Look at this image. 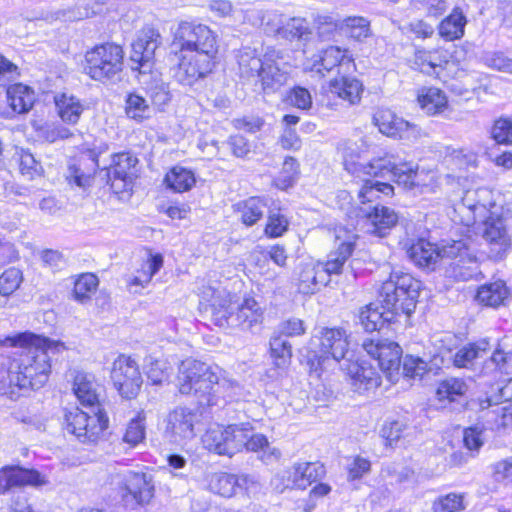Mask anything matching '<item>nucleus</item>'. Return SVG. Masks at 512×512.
Wrapping results in <instances>:
<instances>
[{
	"label": "nucleus",
	"instance_id": "f257e3e1",
	"mask_svg": "<svg viewBox=\"0 0 512 512\" xmlns=\"http://www.w3.org/2000/svg\"><path fill=\"white\" fill-rule=\"evenodd\" d=\"M354 148L350 145L343 147V163L345 170L362 181L358 191V199L362 204L373 202L380 195L391 196L394 188L391 184L377 180L389 176L391 180L407 190L423 191L425 184L418 171V165L411 162H392L387 158L374 159L367 163L355 160Z\"/></svg>",
	"mask_w": 512,
	"mask_h": 512
},
{
	"label": "nucleus",
	"instance_id": "f03ea898",
	"mask_svg": "<svg viewBox=\"0 0 512 512\" xmlns=\"http://www.w3.org/2000/svg\"><path fill=\"white\" fill-rule=\"evenodd\" d=\"M178 64L174 77L191 86L205 78L215 67L218 54V35L207 25L181 21L173 35Z\"/></svg>",
	"mask_w": 512,
	"mask_h": 512
},
{
	"label": "nucleus",
	"instance_id": "7ed1b4c3",
	"mask_svg": "<svg viewBox=\"0 0 512 512\" xmlns=\"http://www.w3.org/2000/svg\"><path fill=\"white\" fill-rule=\"evenodd\" d=\"M5 343L22 351L10 362L2 379L3 388L14 393V388L27 391L43 387L51 369L49 352L63 345L30 332L7 337Z\"/></svg>",
	"mask_w": 512,
	"mask_h": 512
},
{
	"label": "nucleus",
	"instance_id": "20e7f679",
	"mask_svg": "<svg viewBox=\"0 0 512 512\" xmlns=\"http://www.w3.org/2000/svg\"><path fill=\"white\" fill-rule=\"evenodd\" d=\"M420 281L408 273L394 272L383 282L379 297L382 311L378 305L369 304L361 309L359 321L368 332L379 330L386 322H392L399 314L410 316L417 305Z\"/></svg>",
	"mask_w": 512,
	"mask_h": 512
},
{
	"label": "nucleus",
	"instance_id": "39448f33",
	"mask_svg": "<svg viewBox=\"0 0 512 512\" xmlns=\"http://www.w3.org/2000/svg\"><path fill=\"white\" fill-rule=\"evenodd\" d=\"M337 247L332 250L325 263L306 260L299 263L295 270L294 284L299 293L312 295L329 282L332 274H339L345 262L354 251L357 235L353 230L339 226L334 230Z\"/></svg>",
	"mask_w": 512,
	"mask_h": 512
},
{
	"label": "nucleus",
	"instance_id": "423d86ee",
	"mask_svg": "<svg viewBox=\"0 0 512 512\" xmlns=\"http://www.w3.org/2000/svg\"><path fill=\"white\" fill-rule=\"evenodd\" d=\"M203 299L209 303L211 321L221 328H239L254 331L263 321V309L253 298H245L241 304H233L225 290L212 287L203 291Z\"/></svg>",
	"mask_w": 512,
	"mask_h": 512
},
{
	"label": "nucleus",
	"instance_id": "0eeeda50",
	"mask_svg": "<svg viewBox=\"0 0 512 512\" xmlns=\"http://www.w3.org/2000/svg\"><path fill=\"white\" fill-rule=\"evenodd\" d=\"M216 370L195 359L183 360L177 376L179 392L183 395L194 394L199 398V403L208 405L219 403L220 398H231L230 394H225L226 390L238 386L225 379L219 381Z\"/></svg>",
	"mask_w": 512,
	"mask_h": 512
},
{
	"label": "nucleus",
	"instance_id": "6e6552de",
	"mask_svg": "<svg viewBox=\"0 0 512 512\" xmlns=\"http://www.w3.org/2000/svg\"><path fill=\"white\" fill-rule=\"evenodd\" d=\"M312 345L316 348L308 355L311 371L320 373L346 358L349 341L342 328L322 327L314 334Z\"/></svg>",
	"mask_w": 512,
	"mask_h": 512
},
{
	"label": "nucleus",
	"instance_id": "1a4fd4ad",
	"mask_svg": "<svg viewBox=\"0 0 512 512\" xmlns=\"http://www.w3.org/2000/svg\"><path fill=\"white\" fill-rule=\"evenodd\" d=\"M124 52L121 46L105 43L94 47L85 55V72L93 80L106 81L122 71Z\"/></svg>",
	"mask_w": 512,
	"mask_h": 512
},
{
	"label": "nucleus",
	"instance_id": "9d476101",
	"mask_svg": "<svg viewBox=\"0 0 512 512\" xmlns=\"http://www.w3.org/2000/svg\"><path fill=\"white\" fill-rule=\"evenodd\" d=\"M65 428L82 443H94L108 427V418L101 410L82 411L73 408L65 414Z\"/></svg>",
	"mask_w": 512,
	"mask_h": 512
},
{
	"label": "nucleus",
	"instance_id": "9b49d317",
	"mask_svg": "<svg viewBox=\"0 0 512 512\" xmlns=\"http://www.w3.org/2000/svg\"><path fill=\"white\" fill-rule=\"evenodd\" d=\"M121 485V495L126 504L145 505L154 496V484L150 475L124 470L115 475Z\"/></svg>",
	"mask_w": 512,
	"mask_h": 512
},
{
	"label": "nucleus",
	"instance_id": "f8f14e48",
	"mask_svg": "<svg viewBox=\"0 0 512 512\" xmlns=\"http://www.w3.org/2000/svg\"><path fill=\"white\" fill-rule=\"evenodd\" d=\"M244 441L243 425H216L210 427L202 437L204 447L218 455L232 456L241 451Z\"/></svg>",
	"mask_w": 512,
	"mask_h": 512
},
{
	"label": "nucleus",
	"instance_id": "ddd939ff",
	"mask_svg": "<svg viewBox=\"0 0 512 512\" xmlns=\"http://www.w3.org/2000/svg\"><path fill=\"white\" fill-rule=\"evenodd\" d=\"M111 380L119 394L126 399L134 398L143 383L137 362L126 355H120L114 360Z\"/></svg>",
	"mask_w": 512,
	"mask_h": 512
},
{
	"label": "nucleus",
	"instance_id": "4468645a",
	"mask_svg": "<svg viewBox=\"0 0 512 512\" xmlns=\"http://www.w3.org/2000/svg\"><path fill=\"white\" fill-rule=\"evenodd\" d=\"M463 249V240L452 241L438 247L425 239H418L407 250L409 258L419 267L434 269L438 262Z\"/></svg>",
	"mask_w": 512,
	"mask_h": 512
},
{
	"label": "nucleus",
	"instance_id": "2eb2a0df",
	"mask_svg": "<svg viewBox=\"0 0 512 512\" xmlns=\"http://www.w3.org/2000/svg\"><path fill=\"white\" fill-rule=\"evenodd\" d=\"M199 414L187 407H176L165 419L164 436L174 444H183L196 436Z\"/></svg>",
	"mask_w": 512,
	"mask_h": 512
},
{
	"label": "nucleus",
	"instance_id": "dca6fc26",
	"mask_svg": "<svg viewBox=\"0 0 512 512\" xmlns=\"http://www.w3.org/2000/svg\"><path fill=\"white\" fill-rule=\"evenodd\" d=\"M162 43L160 32L153 27H144L132 43L130 60L132 69L140 73H146L151 69V61L155 56L157 48Z\"/></svg>",
	"mask_w": 512,
	"mask_h": 512
},
{
	"label": "nucleus",
	"instance_id": "f3484780",
	"mask_svg": "<svg viewBox=\"0 0 512 512\" xmlns=\"http://www.w3.org/2000/svg\"><path fill=\"white\" fill-rule=\"evenodd\" d=\"M373 123L379 131L392 138L414 141L421 137V128L398 117L389 109H379L373 116Z\"/></svg>",
	"mask_w": 512,
	"mask_h": 512
},
{
	"label": "nucleus",
	"instance_id": "a211bd4d",
	"mask_svg": "<svg viewBox=\"0 0 512 512\" xmlns=\"http://www.w3.org/2000/svg\"><path fill=\"white\" fill-rule=\"evenodd\" d=\"M362 346L373 359L378 361V366L386 373L389 380H393L394 373H397L400 368L402 354L400 346L395 342L380 339H366Z\"/></svg>",
	"mask_w": 512,
	"mask_h": 512
},
{
	"label": "nucleus",
	"instance_id": "6ab92c4d",
	"mask_svg": "<svg viewBox=\"0 0 512 512\" xmlns=\"http://www.w3.org/2000/svg\"><path fill=\"white\" fill-rule=\"evenodd\" d=\"M47 481L37 470L25 469L20 466H4L0 468V495L15 487L45 485Z\"/></svg>",
	"mask_w": 512,
	"mask_h": 512
},
{
	"label": "nucleus",
	"instance_id": "aec40b11",
	"mask_svg": "<svg viewBox=\"0 0 512 512\" xmlns=\"http://www.w3.org/2000/svg\"><path fill=\"white\" fill-rule=\"evenodd\" d=\"M343 370L348 376L352 389L357 393L369 392L381 384V377L376 368L365 361H348Z\"/></svg>",
	"mask_w": 512,
	"mask_h": 512
},
{
	"label": "nucleus",
	"instance_id": "412c9836",
	"mask_svg": "<svg viewBox=\"0 0 512 512\" xmlns=\"http://www.w3.org/2000/svg\"><path fill=\"white\" fill-rule=\"evenodd\" d=\"M325 474V468L318 462L294 464L283 474L284 488L306 489Z\"/></svg>",
	"mask_w": 512,
	"mask_h": 512
},
{
	"label": "nucleus",
	"instance_id": "4be33fe9",
	"mask_svg": "<svg viewBox=\"0 0 512 512\" xmlns=\"http://www.w3.org/2000/svg\"><path fill=\"white\" fill-rule=\"evenodd\" d=\"M443 263H447L445 274L456 281H468L479 272L475 257H473L466 243L463 241V249L458 253L447 256Z\"/></svg>",
	"mask_w": 512,
	"mask_h": 512
},
{
	"label": "nucleus",
	"instance_id": "5701e85b",
	"mask_svg": "<svg viewBox=\"0 0 512 512\" xmlns=\"http://www.w3.org/2000/svg\"><path fill=\"white\" fill-rule=\"evenodd\" d=\"M362 217L366 219L367 232L378 237H384L398 222L397 213L386 206L376 205L372 209H360Z\"/></svg>",
	"mask_w": 512,
	"mask_h": 512
},
{
	"label": "nucleus",
	"instance_id": "b1692460",
	"mask_svg": "<svg viewBox=\"0 0 512 512\" xmlns=\"http://www.w3.org/2000/svg\"><path fill=\"white\" fill-rule=\"evenodd\" d=\"M483 238L490 245L495 256L506 251L510 246V236L502 218L489 217L484 222Z\"/></svg>",
	"mask_w": 512,
	"mask_h": 512
},
{
	"label": "nucleus",
	"instance_id": "393cba45",
	"mask_svg": "<svg viewBox=\"0 0 512 512\" xmlns=\"http://www.w3.org/2000/svg\"><path fill=\"white\" fill-rule=\"evenodd\" d=\"M137 163V157L130 152L114 154L112 163L108 169V177L109 179H113L111 186L115 187V181L122 182L123 188H125L128 183H131L132 178L135 176Z\"/></svg>",
	"mask_w": 512,
	"mask_h": 512
},
{
	"label": "nucleus",
	"instance_id": "a878e982",
	"mask_svg": "<svg viewBox=\"0 0 512 512\" xmlns=\"http://www.w3.org/2000/svg\"><path fill=\"white\" fill-rule=\"evenodd\" d=\"M289 78V72L285 64L280 66L277 62L270 59L265 60V64L257 76L261 83L264 93L270 94L278 91L284 86Z\"/></svg>",
	"mask_w": 512,
	"mask_h": 512
},
{
	"label": "nucleus",
	"instance_id": "bb28decb",
	"mask_svg": "<svg viewBox=\"0 0 512 512\" xmlns=\"http://www.w3.org/2000/svg\"><path fill=\"white\" fill-rule=\"evenodd\" d=\"M510 298V291L506 283L502 280H497L479 287L476 295V300L489 307H498L506 305Z\"/></svg>",
	"mask_w": 512,
	"mask_h": 512
},
{
	"label": "nucleus",
	"instance_id": "cd10ccee",
	"mask_svg": "<svg viewBox=\"0 0 512 512\" xmlns=\"http://www.w3.org/2000/svg\"><path fill=\"white\" fill-rule=\"evenodd\" d=\"M243 437L244 441L241 445V450L245 447L250 451H260L262 453L261 459L265 463H272L280 458V450L271 447L266 436L263 434H251L250 430L243 426Z\"/></svg>",
	"mask_w": 512,
	"mask_h": 512
},
{
	"label": "nucleus",
	"instance_id": "c85d7f7f",
	"mask_svg": "<svg viewBox=\"0 0 512 512\" xmlns=\"http://www.w3.org/2000/svg\"><path fill=\"white\" fill-rule=\"evenodd\" d=\"M7 101L14 113L25 114L34 105V91L21 83L11 85L7 89Z\"/></svg>",
	"mask_w": 512,
	"mask_h": 512
},
{
	"label": "nucleus",
	"instance_id": "c756f323",
	"mask_svg": "<svg viewBox=\"0 0 512 512\" xmlns=\"http://www.w3.org/2000/svg\"><path fill=\"white\" fill-rule=\"evenodd\" d=\"M417 101L429 115L442 113L448 104L445 93L437 87H422L418 90Z\"/></svg>",
	"mask_w": 512,
	"mask_h": 512
},
{
	"label": "nucleus",
	"instance_id": "7c9ffc66",
	"mask_svg": "<svg viewBox=\"0 0 512 512\" xmlns=\"http://www.w3.org/2000/svg\"><path fill=\"white\" fill-rule=\"evenodd\" d=\"M329 87L331 93L351 105H355L361 100L363 84L356 78L342 77L340 79H334L330 82Z\"/></svg>",
	"mask_w": 512,
	"mask_h": 512
},
{
	"label": "nucleus",
	"instance_id": "2f4dec72",
	"mask_svg": "<svg viewBox=\"0 0 512 512\" xmlns=\"http://www.w3.org/2000/svg\"><path fill=\"white\" fill-rule=\"evenodd\" d=\"M466 24L467 19L462 11L454 8L451 14L440 22L439 35L445 41L458 40L464 36Z\"/></svg>",
	"mask_w": 512,
	"mask_h": 512
},
{
	"label": "nucleus",
	"instance_id": "473e14b6",
	"mask_svg": "<svg viewBox=\"0 0 512 512\" xmlns=\"http://www.w3.org/2000/svg\"><path fill=\"white\" fill-rule=\"evenodd\" d=\"M277 33L282 38L289 41L306 42L310 39L312 30L305 18L293 17L288 19L281 27L277 28Z\"/></svg>",
	"mask_w": 512,
	"mask_h": 512
},
{
	"label": "nucleus",
	"instance_id": "72a5a7b5",
	"mask_svg": "<svg viewBox=\"0 0 512 512\" xmlns=\"http://www.w3.org/2000/svg\"><path fill=\"white\" fill-rule=\"evenodd\" d=\"M73 390L82 405L90 410L100 409L96 385L85 375L79 374L75 377Z\"/></svg>",
	"mask_w": 512,
	"mask_h": 512
},
{
	"label": "nucleus",
	"instance_id": "f704fd0d",
	"mask_svg": "<svg viewBox=\"0 0 512 512\" xmlns=\"http://www.w3.org/2000/svg\"><path fill=\"white\" fill-rule=\"evenodd\" d=\"M55 105L60 118L69 124H76L83 112L80 100L66 93L55 96Z\"/></svg>",
	"mask_w": 512,
	"mask_h": 512
},
{
	"label": "nucleus",
	"instance_id": "c9c22d12",
	"mask_svg": "<svg viewBox=\"0 0 512 512\" xmlns=\"http://www.w3.org/2000/svg\"><path fill=\"white\" fill-rule=\"evenodd\" d=\"M320 66L324 71L329 72L337 66H354L353 58L347 49L338 46H329L319 56Z\"/></svg>",
	"mask_w": 512,
	"mask_h": 512
},
{
	"label": "nucleus",
	"instance_id": "e433bc0d",
	"mask_svg": "<svg viewBox=\"0 0 512 512\" xmlns=\"http://www.w3.org/2000/svg\"><path fill=\"white\" fill-rule=\"evenodd\" d=\"M239 73L241 77L246 79L257 78L261 72L265 60L262 61L256 54L255 50L244 48L237 55Z\"/></svg>",
	"mask_w": 512,
	"mask_h": 512
},
{
	"label": "nucleus",
	"instance_id": "4c0bfd02",
	"mask_svg": "<svg viewBox=\"0 0 512 512\" xmlns=\"http://www.w3.org/2000/svg\"><path fill=\"white\" fill-rule=\"evenodd\" d=\"M489 348L490 345L487 340L469 343L455 353L453 363L459 368L468 367L475 359L483 357Z\"/></svg>",
	"mask_w": 512,
	"mask_h": 512
},
{
	"label": "nucleus",
	"instance_id": "58836bf2",
	"mask_svg": "<svg viewBox=\"0 0 512 512\" xmlns=\"http://www.w3.org/2000/svg\"><path fill=\"white\" fill-rule=\"evenodd\" d=\"M165 182L172 190L185 192L195 185L196 179L191 170L181 166H175L166 174Z\"/></svg>",
	"mask_w": 512,
	"mask_h": 512
},
{
	"label": "nucleus",
	"instance_id": "ea45409f",
	"mask_svg": "<svg viewBox=\"0 0 512 512\" xmlns=\"http://www.w3.org/2000/svg\"><path fill=\"white\" fill-rule=\"evenodd\" d=\"M237 208L241 214L242 223L252 226L263 217L266 203L258 197H251L238 203Z\"/></svg>",
	"mask_w": 512,
	"mask_h": 512
},
{
	"label": "nucleus",
	"instance_id": "a19ab883",
	"mask_svg": "<svg viewBox=\"0 0 512 512\" xmlns=\"http://www.w3.org/2000/svg\"><path fill=\"white\" fill-rule=\"evenodd\" d=\"M270 354L274 365L284 370L290 364L292 346L282 335L274 336L270 339Z\"/></svg>",
	"mask_w": 512,
	"mask_h": 512
},
{
	"label": "nucleus",
	"instance_id": "79ce46f5",
	"mask_svg": "<svg viewBox=\"0 0 512 512\" xmlns=\"http://www.w3.org/2000/svg\"><path fill=\"white\" fill-rule=\"evenodd\" d=\"M125 112L127 116L137 122L148 119L152 114V108L142 96L131 93L126 99Z\"/></svg>",
	"mask_w": 512,
	"mask_h": 512
},
{
	"label": "nucleus",
	"instance_id": "37998d69",
	"mask_svg": "<svg viewBox=\"0 0 512 512\" xmlns=\"http://www.w3.org/2000/svg\"><path fill=\"white\" fill-rule=\"evenodd\" d=\"M98 278L92 273H85L79 276L74 283L73 295L75 300L84 303L90 300L98 287Z\"/></svg>",
	"mask_w": 512,
	"mask_h": 512
},
{
	"label": "nucleus",
	"instance_id": "c03bdc74",
	"mask_svg": "<svg viewBox=\"0 0 512 512\" xmlns=\"http://www.w3.org/2000/svg\"><path fill=\"white\" fill-rule=\"evenodd\" d=\"M163 266V257L160 254L151 256L142 264L141 271L134 276L130 282V286L145 287Z\"/></svg>",
	"mask_w": 512,
	"mask_h": 512
},
{
	"label": "nucleus",
	"instance_id": "a18cd8bd",
	"mask_svg": "<svg viewBox=\"0 0 512 512\" xmlns=\"http://www.w3.org/2000/svg\"><path fill=\"white\" fill-rule=\"evenodd\" d=\"M146 375L152 384L158 385L167 381L172 368L166 360L148 358L145 366Z\"/></svg>",
	"mask_w": 512,
	"mask_h": 512
},
{
	"label": "nucleus",
	"instance_id": "49530a36",
	"mask_svg": "<svg viewBox=\"0 0 512 512\" xmlns=\"http://www.w3.org/2000/svg\"><path fill=\"white\" fill-rule=\"evenodd\" d=\"M467 385L462 379L449 378L442 381L436 391L439 400L454 401L456 397L464 395Z\"/></svg>",
	"mask_w": 512,
	"mask_h": 512
},
{
	"label": "nucleus",
	"instance_id": "de8ad7c7",
	"mask_svg": "<svg viewBox=\"0 0 512 512\" xmlns=\"http://www.w3.org/2000/svg\"><path fill=\"white\" fill-rule=\"evenodd\" d=\"M237 485V478L227 473L215 474L210 481L211 490L223 497H232L236 493Z\"/></svg>",
	"mask_w": 512,
	"mask_h": 512
},
{
	"label": "nucleus",
	"instance_id": "09e8293b",
	"mask_svg": "<svg viewBox=\"0 0 512 512\" xmlns=\"http://www.w3.org/2000/svg\"><path fill=\"white\" fill-rule=\"evenodd\" d=\"M464 509V495L459 493L441 495L432 503L433 512H458Z\"/></svg>",
	"mask_w": 512,
	"mask_h": 512
},
{
	"label": "nucleus",
	"instance_id": "8fccbe9b",
	"mask_svg": "<svg viewBox=\"0 0 512 512\" xmlns=\"http://www.w3.org/2000/svg\"><path fill=\"white\" fill-rule=\"evenodd\" d=\"M345 34L357 41H361L370 35V23L363 17H348L341 27Z\"/></svg>",
	"mask_w": 512,
	"mask_h": 512
},
{
	"label": "nucleus",
	"instance_id": "3c124183",
	"mask_svg": "<svg viewBox=\"0 0 512 512\" xmlns=\"http://www.w3.org/2000/svg\"><path fill=\"white\" fill-rule=\"evenodd\" d=\"M487 421L491 424V429L498 432H505L512 428V407H497L487 413Z\"/></svg>",
	"mask_w": 512,
	"mask_h": 512
},
{
	"label": "nucleus",
	"instance_id": "603ef678",
	"mask_svg": "<svg viewBox=\"0 0 512 512\" xmlns=\"http://www.w3.org/2000/svg\"><path fill=\"white\" fill-rule=\"evenodd\" d=\"M23 280L22 272L14 267L6 269L0 275V294L9 296L13 294L20 286Z\"/></svg>",
	"mask_w": 512,
	"mask_h": 512
},
{
	"label": "nucleus",
	"instance_id": "864d4df0",
	"mask_svg": "<svg viewBox=\"0 0 512 512\" xmlns=\"http://www.w3.org/2000/svg\"><path fill=\"white\" fill-rule=\"evenodd\" d=\"M427 372V363L419 358L407 355L403 360V375L411 379H421Z\"/></svg>",
	"mask_w": 512,
	"mask_h": 512
},
{
	"label": "nucleus",
	"instance_id": "5fc2aeb1",
	"mask_svg": "<svg viewBox=\"0 0 512 512\" xmlns=\"http://www.w3.org/2000/svg\"><path fill=\"white\" fill-rule=\"evenodd\" d=\"M485 428L475 425L464 430V445L470 451L478 452L485 441Z\"/></svg>",
	"mask_w": 512,
	"mask_h": 512
},
{
	"label": "nucleus",
	"instance_id": "6e6d98bb",
	"mask_svg": "<svg viewBox=\"0 0 512 512\" xmlns=\"http://www.w3.org/2000/svg\"><path fill=\"white\" fill-rule=\"evenodd\" d=\"M286 101L291 106L301 110H308L312 106V97L310 92L306 88L300 86H296L290 90Z\"/></svg>",
	"mask_w": 512,
	"mask_h": 512
},
{
	"label": "nucleus",
	"instance_id": "4d7b16f0",
	"mask_svg": "<svg viewBox=\"0 0 512 512\" xmlns=\"http://www.w3.org/2000/svg\"><path fill=\"white\" fill-rule=\"evenodd\" d=\"M145 438V425L143 419H132L126 429L123 440L131 446H136Z\"/></svg>",
	"mask_w": 512,
	"mask_h": 512
},
{
	"label": "nucleus",
	"instance_id": "13d9d810",
	"mask_svg": "<svg viewBox=\"0 0 512 512\" xmlns=\"http://www.w3.org/2000/svg\"><path fill=\"white\" fill-rule=\"evenodd\" d=\"M486 66L505 73L512 74V59L503 52H491L484 56Z\"/></svg>",
	"mask_w": 512,
	"mask_h": 512
},
{
	"label": "nucleus",
	"instance_id": "bf43d9fd",
	"mask_svg": "<svg viewBox=\"0 0 512 512\" xmlns=\"http://www.w3.org/2000/svg\"><path fill=\"white\" fill-rule=\"evenodd\" d=\"M289 222L284 215L270 214L265 227V234L270 238L282 236L288 229Z\"/></svg>",
	"mask_w": 512,
	"mask_h": 512
},
{
	"label": "nucleus",
	"instance_id": "052dcab7",
	"mask_svg": "<svg viewBox=\"0 0 512 512\" xmlns=\"http://www.w3.org/2000/svg\"><path fill=\"white\" fill-rule=\"evenodd\" d=\"M492 136L497 143L512 144V122L507 118L498 119L493 126Z\"/></svg>",
	"mask_w": 512,
	"mask_h": 512
},
{
	"label": "nucleus",
	"instance_id": "680f3d73",
	"mask_svg": "<svg viewBox=\"0 0 512 512\" xmlns=\"http://www.w3.org/2000/svg\"><path fill=\"white\" fill-rule=\"evenodd\" d=\"M298 171V163L293 157H286L283 163V176L276 180V186L286 189L292 185L295 175Z\"/></svg>",
	"mask_w": 512,
	"mask_h": 512
},
{
	"label": "nucleus",
	"instance_id": "e2e57ef3",
	"mask_svg": "<svg viewBox=\"0 0 512 512\" xmlns=\"http://www.w3.org/2000/svg\"><path fill=\"white\" fill-rule=\"evenodd\" d=\"M66 180L70 185L86 189L91 185L92 178L89 174L82 172L78 166L72 164L68 166Z\"/></svg>",
	"mask_w": 512,
	"mask_h": 512
},
{
	"label": "nucleus",
	"instance_id": "0e129e2a",
	"mask_svg": "<svg viewBox=\"0 0 512 512\" xmlns=\"http://www.w3.org/2000/svg\"><path fill=\"white\" fill-rule=\"evenodd\" d=\"M405 428L406 425L400 421L386 422L381 429V435L392 445L402 437Z\"/></svg>",
	"mask_w": 512,
	"mask_h": 512
},
{
	"label": "nucleus",
	"instance_id": "69168bd1",
	"mask_svg": "<svg viewBox=\"0 0 512 512\" xmlns=\"http://www.w3.org/2000/svg\"><path fill=\"white\" fill-rule=\"evenodd\" d=\"M20 171L23 175L33 178L39 175L42 169L41 165L36 161L34 156L29 152H22L20 155Z\"/></svg>",
	"mask_w": 512,
	"mask_h": 512
},
{
	"label": "nucleus",
	"instance_id": "338daca9",
	"mask_svg": "<svg viewBox=\"0 0 512 512\" xmlns=\"http://www.w3.org/2000/svg\"><path fill=\"white\" fill-rule=\"evenodd\" d=\"M371 469V463L368 459L357 456L348 466V478L356 480L368 474Z\"/></svg>",
	"mask_w": 512,
	"mask_h": 512
},
{
	"label": "nucleus",
	"instance_id": "774afa93",
	"mask_svg": "<svg viewBox=\"0 0 512 512\" xmlns=\"http://www.w3.org/2000/svg\"><path fill=\"white\" fill-rule=\"evenodd\" d=\"M280 331L286 336H300L305 333L304 322L298 318H291L281 323Z\"/></svg>",
	"mask_w": 512,
	"mask_h": 512
}]
</instances>
